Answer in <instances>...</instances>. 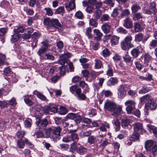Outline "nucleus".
Returning a JSON list of instances; mask_svg holds the SVG:
<instances>
[{
    "label": "nucleus",
    "instance_id": "a18cd8bd",
    "mask_svg": "<svg viewBox=\"0 0 157 157\" xmlns=\"http://www.w3.org/2000/svg\"><path fill=\"white\" fill-rule=\"evenodd\" d=\"M149 129L150 132H152L154 136L157 138V128L154 126H151Z\"/></svg>",
    "mask_w": 157,
    "mask_h": 157
},
{
    "label": "nucleus",
    "instance_id": "5701e85b",
    "mask_svg": "<svg viewBox=\"0 0 157 157\" xmlns=\"http://www.w3.org/2000/svg\"><path fill=\"white\" fill-rule=\"evenodd\" d=\"M21 36V35L19 33H15L14 34L11 36V41L13 43L17 41L20 38Z\"/></svg>",
    "mask_w": 157,
    "mask_h": 157
},
{
    "label": "nucleus",
    "instance_id": "ea45409f",
    "mask_svg": "<svg viewBox=\"0 0 157 157\" xmlns=\"http://www.w3.org/2000/svg\"><path fill=\"white\" fill-rule=\"evenodd\" d=\"M134 31L136 32H138L141 30V27L140 24L138 23H134Z\"/></svg>",
    "mask_w": 157,
    "mask_h": 157
},
{
    "label": "nucleus",
    "instance_id": "7c9ffc66",
    "mask_svg": "<svg viewBox=\"0 0 157 157\" xmlns=\"http://www.w3.org/2000/svg\"><path fill=\"white\" fill-rule=\"evenodd\" d=\"M119 37L116 36H112L111 42L112 45H115L118 43Z\"/></svg>",
    "mask_w": 157,
    "mask_h": 157
},
{
    "label": "nucleus",
    "instance_id": "4be33fe9",
    "mask_svg": "<svg viewBox=\"0 0 157 157\" xmlns=\"http://www.w3.org/2000/svg\"><path fill=\"white\" fill-rule=\"evenodd\" d=\"M109 128V125L108 123L106 122L102 123L101 125L99 127L100 130L102 132H106L107 128Z\"/></svg>",
    "mask_w": 157,
    "mask_h": 157
},
{
    "label": "nucleus",
    "instance_id": "6ab92c4d",
    "mask_svg": "<svg viewBox=\"0 0 157 157\" xmlns=\"http://www.w3.org/2000/svg\"><path fill=\"white\" fill-rule=\"evenodd\" d=\"M93 32L94 34L97 36V37H95L94 38H96V40H100L101 38L103 35L102 33L98 29H94L93 30Z\"/></svg>",
    "mask_w": 157,
    "mask_h": 157
},
{
    "label": "nucleus",
    "instance_id": "4c0bfd02",
    "mask_svg": "<svg viewBox=\"0 0 157 157\" xmlns=\"http://www.w3.org/2000/svg\"><path fill=\"white\" fill-rule=\"evenodd\" d=\"M150 9L152 10L153 13L154 15L156 14L157 11L156 8V4L155 2H151L150 3Z\"/></svg>",
    "mask_w": 157,
    "mask_h": 157
},
{
    "label": "nucleus",
    "instance_id": "3c124183",
    "mask_svg": "<svg viewBox=\"0 0 157 157\" xmlns=\"http://www.w3.org/2000/svg\"><path fill=\"white\" fill-rule=\"evenodd\" d=\"M77 143L75 142H74L71 144L70 145V150L77 151L78 147L77 146Z\"/></svg>",
    "mask_w": 157,
    "mask_h": 157
},
{
    "label": "nucleus",
    "instance_id": "e2e57ef3",
    "mask_svg": "<svg viewBox=\"0 0 157 157\" xmlns=\"http://www.w3.org/2000/svg\"><path fill=\"white\" fill-rule=\"evenodd\" d=\"M62 141L63 142L67 143L72 141L71 135H67L63 137Z\"/></svg>",
    "mask_w": 157,
    "mask_h": 157
},
{
    "label": "nucleus",
    "instance_id": "4468645a",
    "mask_svg": "<svg viewBox=\"0 0 157 157\" xmlns=\"http://www.w3.org/2000/svg\"><path fill=\"white\" fill-rule=\"evenodd\" d=\"M79 85L83 89L84 94H86L89 91V88L88 85L84 81H80L79 82Z\"/></svg>",
    "mask_w": 157,
    "mask_h": 157
},
{
    "label": "nucleus",
    "instance_id": "1a4fd4ad",
    "mask_svg": "<svg viewBox=\"0 0 157 157\" xmlns=\"http://www.w3.org/2000/svg\"><path fill=\"white\" fill-rule=\"evenodd\" d=\"M98 40L96 38H94L93 40L91 42L90 46L94 50H96L98 49L100 45Z\"/></svg>",
    "mask_w": 157,
    "mask_h": 157
},
{
    "label": "nucleus",
    "instance_id": "49530a36",
    "mask_svg": "<svg viewBox=\"0 0 157 157\" xmlns=\"http://www.w3.org/2000/svg\"><path fill=\"white\" fill-rule=\"evenodd\" d=\"M9 105H10L12 106H14L17 104V101L15 98L13 97L12 98L8 101Z\"/></svg>",
    "mask_w": 157,
    "mask_h": 157
},
{
    "label": "nucleus",
    "instance_id": "f03ea898",
    "mask_svg": "<svg viewBox=\"0 0 157 157\" xmlns=\"http://www.w3.org/2000/svg\"><path fill=\"white\" fill-rule=\"evenodd\" d=\"M129 89L128 86L125 84H122L119 86L118 88V96L119 98H123L125 96L127 91Z\"/></svg>",
    "mask_w": 157,
    "mask_h": 157
},
{
    "label": "nucleus",
    "instance_id": "a19ab883",
    "mask_svg": "<svg viewBox=\"0 0 157 157\" xmlns=\"http://www.w3.org/2000/svg\"><path fill=\"white\" fill-rule=\"evenodd\" d=\"M142 18V16L141 13H138L134 14L133 15V19L134 21L138 20Z\"/></svg>",
    "mask_w": 157,
    "mask_h": 157
},
{
    "label": "nucleus",
    "instance_id": "37998d69",
    "mask_svg": "<svg viewBox=\"0 0 157 157\" xmlns=\"http://www.w3.org/2000/svg\"><path fill=\"white\" fill-rule=\"evenodd\" d=\"M123 58L126 63H130L132 61V57L128 54L123 56Z\"/></svg>",
    "mask_w": 157,
    "mask_h": 157
},
{
    "label": "nucleus",
    "instance_id": "b1692460",
    "mask_svg": "<svg viewBox=\"0 0 157 157\" xmlns=\"http://www.w3.org/2000/svg\"><path fill=\"white\" fill-rule=\"evenodd\" d=\"M152 140H148L145 143V147L147 150H151V147L154 144Z\"/></svg>",
    "mask_w": 157,
    "mask_h": 157
},
{
    "label": "nucleus",
    "instance_id": "39448f33",
    "mask_svg": "<svg viewBox=\"0 0 157 157\" xmlns=\"http://www.w3.org/2000/svg\"><path fill=\"white\" fill-rule=\"evenodd\" d=\"M121 49L125 51H128L129 49L134 47L133 44L131 43H128L124 41H122L121 43Z\"/></svg>",
    "mask_w": 157,
    "mask_h": 157
},
{
    "label": "nucleus",
    "instance_id": "2f4dec72",
    "mask_svg": "<svg viewBox=\"0 0 157 157\" xmlns=\"http://www.w3.org/2000/svg\"><path fill=\"white\" fill-rule=\"evenodd\" d=\"M94 67L96 69L101 68L102 66V62L99 59H95L94 60Z\"/></svg>",
    "mask_w": 157,
    "mask_h": 157
},
{
    "label": "nucleus",
    "instance_id": "5fc2aeb1",
    "mask_svg": "<svg viewBox=\"0 0 157 157\" xmlns=\"http://www.w3.org/2000/svg\"><path fill=\"white\" fill-rule=\"evenodd\" d=\"M71 136L72 141H77L79 139V137L78 135L75 133L71 134Z\"/></svg>",
    "mask_w": 157,
    "mask_h": 157
},
{
    "label": "nucleus",
    "instance_id": "c03bdc74",
    "mask_svg": "<svg viewBox=\"0 0 157 157\" xmlns=\"http://www.w3.org/2000/svg\"><path fill=\"white\" fill-rule=\"evenodd\" d=\"M68 112L67 109L65 108L63 106H61L60 107L59 113L60 114L65 115Z\"/></svg>",
    "mask_w": 157,
    "mask_h": 157
},
{
    "label": "nucleus",
    "instance_id": "a211bd4d",
    "mask_svg": "<svg viewBox=\"0 0 157 157\" xmlns=\"http://www.w3.org/2000/svg\"><path fill=\"white\" fill-rule=\"evenodd\" d=\"M65 6L67 10L68 11H71L75 8V2H70L69 3H65Z\"/></svg>",
    "mask_w": 157,
    "mask_h": 157
},
{
    "label": "nucleus",
    "instance_id": "58836bf2",
    "mask_svg": "<svg viewBox=\"0 0 157 157\" xmlns=\"http://www.w3.org/2000/svg\"><path fill=\"white\" fill-rule=\"evenodd\" d=\"M144 35L142 33H139L135 36V40L140 42L141 41L143 38Z\"/></svg>",
    "mask_w": 157,
    "mask_h": 157
},
{
    "label": "nucleus",
    "instance_id": "69168bd1",
    "mask_svg": "<svg viewBox=\"0 0 157 157\" xmlns=\"http://www.w3.org/2000/svg\"><path fill=\"white\" fill-rule=\"evenodd\" d=\"M135 64L136 68L138 70H140L142 69L143 66L140 61H135Z\"/></svg>",
    "mask_w": 157,
    "mask_h": 157
},
{
    "label": "nucleus",
    "instance_id": "6e6552de",
    "mask_svg": "<svg viewBox=\"0 0 157 157\" xmlns=\"http://www.w3.org/2000/svg\"><path fill=\"white\" fill-rule=\"evenodd\" d=\"M53 134L55 137V139L58 138L60 136L62 128L59 126L52 128Z\"/></svg>",
    "mask_w": 157,
    "mask_h": 157
},
{
    "label": "nucleus",
    "instance_id": "79ce46f5",
    "mask_svg": "<svg viewBox=\"0 0 157 157\" xmlns=\"http://www.w3.org/2000/svg\"><path fill=\"white\" fill-rule=\"evenodd\" d=\"M52 20L49 18H47L44 19V23L45 25L47 26L48 27H51Z\"/></svg>",
    "mask_w": 157,
    "mask_h": 157
},
{
    "label": "nucleus",
    "instance_id": "de8ad7c7",
    "mask_svg": "<svg viewBox=\"0 0 157 157\" xmlns=\"http://www.w3.org/2000/svg\"><path fill=\"white\" fill-rule=\"evenodd\" d=\"M89 24L90 25L94 27H96L98 26V23L95 20L93 19H91L90 20Z\"/></svg>",
    "mask_w": 157,
    "mask_h": 157
},
{
    "label": "nucleus",
    "instance_id": "aec40b11",
    "mask_svg": "<svg viewBox=\"0 0 157 157\" xmlns=\"http://www.w3.org/2000/svg\"><path fill=\"white\" fill-rule=\"evenodd\" d=\"M117 82V79L116 78L112 77L108 80L107 82V85L109 86L114 85Z\"/></svg>",
    "mask_w": 157,
    "mask_h": 157
},
{
    "label": "nucleus",
    "instance_id": "774afa93",
    "mask_svg": "<svg viewBox=\"0 0 157 157\" xmlns=\"http://www.w3.org/2000/svg\"><path fill=\"white\" fill-rule=\"evenodd\" d=\"M110 19L109 15L107 14L103 15L101 18V20L102 21H106L109 20Z\"/></svg>",
    "mask_w": 157,
    "mask_h": 157
},
{
    "label": "nucleus",
    "instance_id": "603ef678",
    "mask_svg": "<svg viewBox=\"0 0 157 157\" xmlns=\"http://www.w3.org/2000/svg\"><path fill=\"white\" fill-rule=\"evenodd\" d=\"M44 10H46V14L48 16H51L53 14V12L52 10L49 8H45Z\"/></svg>",
    "mask_w": 157,
    "mask_h": 157
},
{
    "label": "nucleus",
    "instance_id": "bf43d9fd",
    "mask_svg": "<svg viewBox=\"0 0 157 157\" xmlns=\"http://www.w3.org/2000/svg\"><path fill=\"white\" fill-rule=\"evenodd\" d=\"M94 9V7L93 6L90 5H87L86 9V10L88 13H90L92 12Z\"/></svg>",
    "mask_w": 157,
    "mask_h": 157
},
{
    "label": "nucleus",
    "instance_id": "cd10ccee",
    "mask_svg": "<svg viewBox=\"0 0 157 157\" xmlns=\"http://www.w3.org/2000/svg\"><path fill=\"white\" fill-rule=\"evenodd\" d=\"M51 27L53 26L55 28H58L61 26V25L56 19H52Z\"/></svg>",
    "mask_w": 157,
    "mask_h": 157
},
{
    "label": "nucleus",
    "instance_id": "052dcab7",
    "mask_svg": "<svg viewBox=\"0 0 157 157\" xmlns=\"http://www.w3.org/2000/svg\"><path fill=\"white\" fill-rule=\"evenodd\" d=\"M157 150V145L156 144L153 145L151 147V150H147V151L151 152L153 155L156 152Z\"/></svg>",
    "mask_w": 157,
    "mask_h": 157
},
{
    "label": "nucleus",
    "instance_id": "6e6d98bb",
    "mask_svg": "<svg viewBox=\"0 0 157 157\" xmlns=\"http://www.w3.org/2000/svg\"><path fill=\"white\" fill-rule=\"evenodd\" d=\"M96 111L94 109H90L88 113L90 117H93L96 115Z\"/></svg>",
    "mask_w": 157,
    "mask_h": 157
},
{
    "label": "nucleus",
    "instance_id": "c756f323",
    "mask_svg": "<svg viewBox=\"0 0 157 157\" xmlns=\"http://www.w3.org/2000/svg\"><path fill=\"white\" fill-rule=\"evenodd\" d=\"M112 123L115 125L116 131H118L120 128V122L117 119H114L112 121Z\"/></svg>",
    "mask_w": 157,
    "mask_h": 157
},
{
    "label": "nucleus",
    "instance_id": "473e14b6",
    "mask_svg": "<svg viewBox=\"0 0 157 157\" xmlns=\"http://www.w3.org/2000/svg\"><path fill=\"white\" fill-rule=\"evenodd\" d=\"M136 103L135 101L132 100H129L126 101L125 103V105L127 106L135 107Z\"/></svg>",
    "mask_w": 157,
    "mask_h": 157
},
{
    "label": "nucleus",
    "instance_id": "dca6fc26",
    "mask_svg": "<svg viewBox=\"0 0 157 157\" xmlns=\"http://www.w3.org/2000/svg\"><path fill=\"white\" fill-rule=\"evenodd\" d=\"M45 134L46 135V137L48 138L50 137L54 140L55 139V137L53 134L52 128H49L45 130Z\"/></svg>",
    "mask_w": 157,
    "mask_h": 157
},
{
    "label": "nucleus",
    "instance_id": "412c9836",
    "mask_svg": "<svg viewBox=\"0 0 157 157\" xmlns=\"http://www.w3.org/2000/svg\"><path fill=\"white\" fill-rule=\"evenodd\" d=\"M25 28L22 26H16L13 29V31L15 33H23L25 30Z\"/></svg>",
    "mask_w": 157,
    "mask_h": 157
},
{
    "label": "nucleus",
    "instance_id": "9d476101",
    "mask_svg": "<svg viewBox=\"0 0 157 157\" xmlns=\"http://www.w3.org/2000/svg\"><path fill=\"white\" fill-rule=\"evenodd\" d=\"M48 124V122L46 119H44L41 121L40 120L38 119L36 122V124L41 128L45 127Z\"/></svg>",
    "mask_w": 157,
    "mask_h": 157
},
{
    "label": "nucleus",
    "instance_id": "4d7b16f0",
    "mask_svg": "<svg viewBox=\"0 0 157 157\" xmlns=\"http://www.w3.org/2000/svg\"><path fill=\"white\" fill-rule=\"evenodd\" d=\"M95 139L96 138L94 136H91L88 138L87 141L89 144H92L94 143Z\"/></svg>",
    "mask_w": 157,
    "mask_h": 157
},
{
    "label": "nucleus",
    "instance_id": "c9c22d12",
    "mask_svg": "<svg viewBox=\"0 0 157 157\" xmlns=\"http://www.w3.org/2000/svg\"><path fill=\"white\" fill-rule=\"evenodd\" d=\"M6 32V29L4 28L0 29V36L1 41L2 43L4 42V38L3 36Z\"/></svg>",
    "mask_w": 157,
    "mask_h": 157
},
{
    "label": "nucleus",
    "instance_id": "f257e3e1",
    "mask_svg": "<svg viewBox=\"0 0 157 157\" xmlns=\"http://www.w3.org/2000/svg\"><path fill=\"white\" fill-rule=\"evenodd\" d=\"M104 108L105 110L112 113L111 115L115 116L120 114L122 110L121 106L117 105L115 102L110 101H107L105 103Z\"/></svg>",
    "mask_w": 157,
    "mask_h": 157
},
{
    "label": "nucleus",
    "instance_id": "ddd939ff",
    "mask_svg": "<svg viewBox=\"0 0 157 157\" xmlns=\"http://www.w3.org/2000/svg\"><path fill=\"white\" fill-rule=\"evenodd\" d=\"M44 112L46 113H48L49 111L54 113H56L58 110V108L55 106H47L44 108Z\"/></svg>",
    "mask_w": 157,
    "mask_h": 157
},
{
    "label": "nucleus",
    "instance_id": "8fccbe9b",
    "mask_svg": "<svg viewBox=\"0 0 157 157\" xmlns=\"http://www.w3.org/2000/svg\"><path fill=\"white\" fill-rule=\"evenodd\" d=\"M46 48L42 47L39 49V51L37 52V54L40 56L41 57L42 55L44 54V52H46Z\"/></svg>",
    "mask_w": 157,
    "mask_h": 157
},
{
    "label": "nucleus",
    "instance_id": "864d4df0",
    "mask_svg": "<svg viewBox=\"0 0 157 157\" xmlns=\"http://www.w3.org/2000/svg\"><path fill=\"white\" fill-rule=\"evenodd\" d=\"M92 132V131L90 130H86L82 132V135L83 137H87L90 136Z\"/></svg>",
    "mask_w": 157,
    "mask_h": 157
},
{
    "label": "nucleus",
    "instance_id": "423d86ee",
    "mask_svg": "<svg viewBox=\"0 0 157 157\" xmlns=\"http://www.w3.org/2000/svg\"><path fill=\"white\" fill-rule=\"evenodd\" d=\"M133 125L135 132H137L140 134L142 132H146L145 130L143 129L142 125L141 124L137 123L134 124Z\"/></svg>",
    "mask_w": 157,
    "mask_h": 157
},
{
    "label": "nucleus",
    "instance_id": "09e8293b",
    "mask_svg": "<svg viewBox=\"0 0 157 157\" xmlns=\"http://www.w3.org/2000/svg\"><path fill=\"white\" fill-rule=\"evenodd\" d=\"M101 15V12L99 9H97L94 14V16L96 19H99Z\"/></svg>",
    "mask_w": 157,
    "mask_h": 157
},
{
    "label": "nucleus",
    "instance_id": "680f3d73",
    "mask_svg": "<svg viewBox=\"0 0 157 157\" xmlns=\"http://www.w3.org/2000/svg\"><path fill=\"white\" fill-rule=\"evenodd\" d=\"M56 13H65L64 8L63 6H59L56 9Z\"/></svg>",
    "mask_w": 157,
    "mask_h": 157
},
{
    "label": "nucleus",
    "instance_id": "72a5a7b5",
    "mask_svg": "<svg viewBox=\"0 0 157 157\" xmlns=\"http://www.w3.org/2000/svg\"><path fill=\"white\" fill-rule=\"evenodd\" d=\"M17 147L23 149L25 146V142L21 140H17Z\"/></svg>",
    "mask_w": 157,
    "mask_h": 157
},
{
    "label": "nucleus",
    "instance_id": "0e129e2a",
    "mask_svg": "<svg viewBox=\"0 0 157 157\" xmlns=\"http://www.w3.org/2000/svg\"><path fill=\"white\" fill-rule=\"evenodd\" d=\"M130 14V12L129 10L128 9H125L122 11L121 14V17L127 16Z\"/></svg>",
    "mask_w": 157,
    "mask_h": 157
},
{
    "label": "nucleus",
    "instance_id": "13d9d810",
    "mask_svg": "<svg viewBox=\"0 0 157 157\" xmlns=\"http://www.w3.org/2000/svg\"><path fill=\"white\" fill-rule=\"evenodd\" d=\"M100 146L102 148L106 146L108 144H109V142L106 139H105L102 142H101V140L100 141Z\"/></svg>",
    "mask_w": 157,
    "mask_h": 157
},
{
    "label": "nucleus",
    "instance_id": "a878e982",
    "mask_svg": "<svg viewBox=\"0 0 157 157\" xmlns=\"http://www.w3.org/2000/svg\"><path fill=\"white\" fill-rule=\"evenodd\" d=\"M87 149L83 146H80L78 147L77 149V152L80 155H82L84 153L86 152Z\"/></svg>",
    "mask_w": 157,
    "mask_h": 157
},
{
    "label": "nucleus",
    "instance_id": "20e7f679",
    "mask_svg": "<svg viewBox=\"0 0 157 157\" xmlns=\"http://www.w3.org/2000/svg\"><path fill=\"white\" fill-rule=\"evenodd\" d=\"M157 106V104L151 99L149 102L145 103V108L147 110H152L155 109Z\"/></svg>",
    "mask_w": 157,
    "mask_h": 157
},
{
    "label": "nucleus",
    "instance_id": "bb28decb",
    "mask_svg": "<svg viewBox=\"0 0 157 157\" xmlns=\"http://www.w3.org/2000/svg\"><path fill=\"white\" fill-rule=\"evenodd\" d=\"M130 140L132 141H137L139 139V133L134 131L133 134L130 138Z\"/></svg>",
    "mask_w": 157,
    "mask_h": 157
},
{
    "label": "nucleus",
    "instance_id": "338daca9",
    "mask_svg": "<svg viewBox=\"0 0 157 157\" xmlns=\"http://www.w3.org/2000/svg\"><path fill=\"white\" fill-rule=\"evenodd\" d=\"M118 33H121L126 34L127 33V31L125 29L122 27H120L117 28V29Z\"/></svg>",
    "mask_w": 157,
    "mask_h": 157
},
{
    "label": "nucleus",
    "instance_id": "0eeeda50",
    "mask_svg": "<svg viewBox=\"0 0 157 157\" xmlns=\"http://www.w3.org/2000/svg\"><path fill=\"white\" fill-rule=\"evenodd\" d=\"M123 26L126 28L130 29L133 27L132 22L129 17L125 19L123 23Z\"/></svg>",
    "mask_w": 157,
    "mask_h": 157
},
{
    "label": "nucleus",
    "instance_id": "f3484780",
    "mask_svg": "<svg viewBox=\"0 0 157 157\" xmlns=\"http://www.w3.org/2000/svg\"><path fill=\"white\" fill-rule=\"evenodd\" d=\"M151 99V97L148 94L144 95L140 98V102L143 104L146 103V102H149Z\"/></svg>",
    "mask_w": 157,
    "mask_h": 157
},
{
    "label": "nucleus",
    "instance_id": "7ed1b4c3",
    "mask_svg": "<svg viewBox=\"0 0 157 157\" xmlns=\"http://www.w3.org/2000/svg\"><path fill=\"white\" fill-rule=\"evenodd\" d=\"M142 48L141 46H139L133 49L131 51V54L134 58L138 57L139 55L142 52Z\"/></svg>",
    "mask_w": 157,
    "mask_h": 157
},
{
    "label": "nucleus",
    "instance_id": "f8f14e48",
    "mask_svg": "<svg viewBox=\"0 0 157 157\" xmlns=\"http://www.w3.org/2000/svg\"><path fill=\"white\" fill-rule=\"evenodd\" d=\"M111 28V25L107 23L103 24L101 26L102 31L105 34H107L110 32Z\"/></svg>",
    "mask_w": 157,
    "mask_h": 157
},
{
    "label": "nucleus",
    "instance_id": "393cba45",
    "mask_svg": "<svg viewBox=\"0 0 157 157\" xmlns=\"http://www.w3.org/2000/svg\"><path fill=\"white\" fill-rule=\"evenodd\" d=\"M140 9V6L136 3L133 4L131 7V10L132 13H136Z\"/></svg>",
    "mask_w": 157,
    "mask_h": 157
},
{
    "label": "nucleus",
    "instance_id": "9b49d317",
    "mask_svg": "<svg viewBox=\"0 0 157 157\" xmlns=\"http://www.w3.org/2000/svg\"><path fill=\"white\" fill-rule=\"evenodd\" d=\"M142 58H144V64L145 66H147L151 59V57L149 53H146L143 54L142 56Z\"/></svg>",
    "mask_w": 157,
    "mask_h": 157
},
{
    "label": "nucleus",
    "instance_id": "f704fd0d",
    "mask_svg": "<svg viewBox=\"0 0 157 157\" xmlns=\"http://www.w3.org/2000/svg\"><path fill=\"white\" fill-rule=\"evenodd\" d=\"M40 33L38 32H34L32 36V38L33 39H34L35 40L34 41L35 42V47L36 46V43L37 42V39L40 36Z\"/></svg>",
    "mask_w": 157,
    "mask_h": 157
},
{
    "label": "nucleus",
    "instance_id": "e433bc0d",
    "mask_svg": "<svg viewBox=\"0 0 157 157\" xmlns=\"http://www.w3.org/2000/svg\"><path fill=\"white\" fill-rule=\"evenodd\" d=\"M91 30L92 29L90 27L87 28L86 29L85 34L87 36L88 38L89 39H90L92 37Z\"/></svg>",
    "mask_w": 157,
    "mask_h": 157
},
{
    "label": "nucleus",
    "instance_id": "c85d7f7f",
    "mask_svg": "<svg viewBox=\"0 0 157 157\" xmlns=\"http://www.w3.org/2000/svg\"><path fill=\"white\" fill-rule=\"evenodd\" d=\"M33 94L36 95L42 101H46L47 100L46 98L44 95L37 91H34Z\"/></svg>",
    "mask_w": 157,
    "mask_h": 157
},
{
    "label": "nucleus",
    "instance_id": "2eb2a0df",
    "mask_svg": "<svg viewBox=\"0 0 157 157\" xmlns=\"http://www.w3.org/2000/svg\"><path fill=\"white\" fill-rule=\"evenodd\" d=\"M121 125L123 128H125L130 124V121L127 117L121 118Z\"/></svg>",
    "mask_w": 157,
    "mask_h": 157
}]
</instances>
